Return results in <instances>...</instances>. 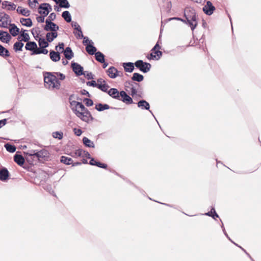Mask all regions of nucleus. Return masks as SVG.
<instances>
[{"label":"nucleus","mask_w":261,"mask_h":261,"mask_svg":"<svg viewBox=\"0 0 261 261\" xmlns=\"http://www.w3.org/2000/svg\"><path fill=\"white\" fill-rule=\"evenodd\" d=\"M95 166H96L99 168H103V169H106L108 167L107 164L101 163L98 161L96 162V163L95 164Z\"/></svg>","instance_id":"603ef678"},{"label":"nucleus","mask_w":261,"mask_h":261,"mask_svg":"<svg viewBox=\"0 0 261 261\" xmlns=\"http://www.w3.org/2000/svg\"><path fill=\"white\" fill-rule=\"evenodd\" d=\"M73 131L75 135H76L77 136H80L82 133V130L79 128H74Z\"/></svg>","instance_id":"4d7b16f0"},{"label":"nucleus","mask_w":261,"mask_h":261,"mask_svg":"<svg viewBox=\"0 0 261 261\" xmlns=\"http://www.w3.org/2000/svg\"><path fill=\"white\" fill-rule=\"evenodd\" d=\"M10 174L8 170L3 168L0 170V180L2 181H6L8 179Z\"/></svg>","instance_id":"2eb2a0df"},{"label":"nucleus","mask_w":261,"mask_h":261,"mask_svg":"<svg viewBox=\"0 0 261 261\" xmlns=\"http://www.w3.org/2000/svg\"><path fill=\"white\" fill-rule=\"evenodd\" d=\"M35 158L39 161H42L48 157V152L45 150H41L36 152Z\"/></svg>","instance_id":"9b49d317"},{"label":"nucleus","mask_w":261,"mask_h":261,"mask_svg":"<svg viewBox=\"0 0 261 261\" xmlns=\"http://www.w3.org/2000/svg\"><path fill=\"white\" fill-rule=\"evenodd\" d=\"M84 144L88 147H94V145L92 142L88 138L84 137L83 139Z\"/></svg>","instance_id":"a19ab883"},{"label":"nucleus","mask_w":261,"mask_h":261,"mask_svg":"<svg viewBox=\"0 0 261 261\" xmlns=\"http://www.w3.org/2000/svg\"><path fill=\"white\" fill-rule=\"evenodd\" d=\"M96 60L100 63H104L105 56L100 51L96 52L95 54Z\"/></svg>","instance_id":"2f4dec72"},{"label":"nucleus","mask_w":261,"mask_h":261,"mask_svg":"<svg viewBox=\"0 0 261 261\" xmlns=\"http://www.w3.org/2000/svg\"><path fill=\"white\" fill-rule=\"evenodd\" d=\"M108 93L109 95L111 96L112 98L119 99L120 96V92H119L118 90L116 88H111L108 90Z\"/></svg>","instance_id":"4468645a"},{"label":"nucleus","mask_w":261,"mask_h":261,"mask_svg":"<svg viewBox=\"0 0 261 261\" xmlns=\"http://www.w3.org/2000/svg\"><path fill=\"white\" fill-rule=\"evenodd\" d=\"M118 100L122 101L127 105L133 103L132 98L124 91H120V96Z\"/></svg>","instance_id":"6e6552de"},{"label":"nucleus","mask_w":261,"mask_h":261,"mask_svg":"<svg viewBox=\"0 0 261 261\" xmlns=\"http://www.w3.org/2000/svg\"><path fill=\"white\" fill-rule=\"evenodd\" d=\"M48 50L46 49H45V48H38L37 47V48L34 50V53H32V55L33 54H45V55H46L48 53Z\"/></svg>","instance_id":"c9c22d12"},{"label":"nucleus","mask_w":261,"mask_h":261,"mask_svg":"<svg viewBox=\"0 0 261 261\" xmlns=\"http://www.w3.org/2000/svg\"><path fill=\"white\" fill-rule=\"evenodd\" d=\"M11 28L9 29L10 34L13 36H17L19 33V29L14 24H11Z\"/></svg>","instance_id":"5701e85b"},{"label":"nucleus","mask_w":261,"mask_h":261,"mask_svg":"<svg viewBox=\"0 0 261 261\" xmlns=\"http://www.w3.org/2000/svg\"><path fill=\"white\" fill-rule=\"evenodd\" d=\"M97 88L100 89L101 91L108 92V89L109 88V86L106 83H103V84L98 85V87H97Z\"/></svg>","instance_id":"79ce46f5"},{"label":"nucleus","mask_w":261,"mask_h":261,"mask_svg":"<svg viewBox=\"0 0 261 261\" xmlns=\"http://www.w3.org/2000/svg\"><path fill=\"white\" fill-rule=\"evenodd\" d=\"M14 161L19 166H22L24 163V159L20 154H16L14 156Z\"/></svg>","instance_id":"a211bd4d"},{"label":"nucleus","mask_w":261,"mask_h":261,"mask_svg":"<svg viewBox=\"0 0 261 261\" xmlns=\"http://www.w3.org/2000/svg\"><path fill=\"white\" fill-rule=\"evenodd\" d=\"M71 67L75 73L78 75H81L84 74L83 67L76 63L71 64Z\"/></svg>","instance_id":"f8f14e48"},{"label":"nucleus","mask_w":261,"mask_h":261,"mask_svg":"<svg viewBox=\"0 0 261 261\" xmlns=\"http://www.w3.org/2000/svg\"><path fill=\"white\" fill-rule=\"evenodd\" d=\"M7 121V119H4L0 120V128L6 124Z\"/></svg>","instance_id":"052dcab7"},{"label":"nucleus","mask_w":261,"mask_h":261,"mask_svg":"<svg viewBox=\"0 0 261 261\" xmlns=\"http://www.w3.org/2000/svg\"><path fill=\"white\" fill-rule=\"evenodd\" d=\"M119 72H119L114 67H110L107 71L108 75L109 77L112 79H114L117 76H119Z\"/></svg>","instance_id":"ddd939ff"},{"label":"nucleus","mask_w":261,"mask_h":261,"mask_svg":"<svg viewBox=\"0 0 261 261\" xmlns=\"http://www.w3.org/2000/svg\"><path fill=\"white\" fill-rule=\"evenodd\" d=\"M37 44L35 42L29 41H28L25 46L27 50L33 51V53L37 48Z\"/></svg>","instance_id":"aec40b11"},{"label":"nucleus","mask_w":261,"mask_h":261,"mask_svg":"<svg viewBox=\"0 0 261 261\" xmlns=\"http://www.w3.org/2000/svg\"><path fill=\"white\" fill-rule=\"evenodd\" d=\"M86 51L90 55H93L96 53L97 49L91 44H87L86 47Z\"/></svg>","instance_id":"393cba45"},{"label":"nucleus","mask_w":261,"mask_h":261,"mask_svg":"<svg viewBox=\"0 0 261 261\" xmlns=\"http://www.w3.org/2000/svg\"><path fill=\"white\" fill-rule=\"evenodd\" d=\"M58 36L57 32L47 33L46 35V40L48 42H51L53 40Z\"/></svg>","instance_id":"a878e982"},{"label":"nucleus","mask_w":261,"mask_h":261,"mask_svg":"<svg viewBox=\"0 0 261 261\" xmlns=\"http://www.w3.org/2000/svg\"><path fill=\"white\" fill-rule=\"evenodd\" d=\"M135 64L131 62L123 63V67L126 72H131L134 69Z\"/></svg>","instance_id":"4be33fe9"},{"label":"nucleus","mask_w":261,"mask_h":261,"mask_svg":"<svg viewBox=\"0 0 261 261\" xmlns=\"http://www.w3.org/2000/svg\"><path fill=\"white\" fill-rule=\"evenodd\" d=\"M206 215L209 216H211L213 217L214 219H216V217H218V215L216 213L215 208H212L210 212H208V213H206Z\"/></svg>","instance_id":"37998d69"},{"label":"nucleus","mask_w":261,"mask_h":261,"mask_svg":"<svg viewBox=\"0 0 261 261\" xmlns=\"http://www.w3.org/2000/svg\"><path fill=\"white\" fill-rule=\"evenodd\" d=\"M125 87L130 93V95L134 97L137 96V89L139 87V84L133 82H126L125 83Z\"/></svg>","instance_id":"20e7f679"},{"label":"nucleus","mask_w":261,"mask_h":261,"mask_svg":"<svg viewBox=\"0 0 261 261\" xmlns=\"http://www.w3.org/2000/svg\"><path fill=\"white\" fill-rule=\"evenodd\" d=\"M73 33L77 39H80L84 37L80 25L76 28V30H74Z\"/></svg>","instance_id":"bb28decb"},{"label":"nucleus","mask_w":261,"mask_h":261,"mask_svg":"<svg viewBox=\"0 0 261 261\" xmlns=\"http://www.w3.org/2000/svg\"><path fill=\"white\" fill-rule=\"evenodd\" d=\"M79 25L76 22H73L72 23V26L74 28V30H76V28H77V26Z\"/></svg>","instance_id":"338daca9"},{"label":"nucleus","mask_w":261,"mask_h":261,"mask_svg":"<svg viewBox=\"0 0 261 261\" xmlns=\"http://www.w3.org/2000/svg\"><path fill=\"white\" fill-rule=\"evenodd\" d=\"M106 81L103 80L102 79H99L97 80V87H98V85H102L103 84V83H106Z\"/></svg>","instance_id":"680f3d73"},{"label":"nucleus","mask_w":261,"mask_h":261,"mask_svg":"<svg viewBox=\"0 0 261 261\" xmlns=\"http://www.w3.org/2000/svg\"><path fill=\"white\" fill-rule=\"evenodd\" d=\"M71 109L74 114L83 121L89 122L92 121L93 118L87 109L82 103L76 101L70 102Z\"/></svg>","instance_id":"f257e3e1"},{"label":"nucleus","mask_w":261,"mask_h":261,"mask_svg":"<svg viewBox=\"0 0 261 261\" xmlns=\"http://www.w3.org/2000/svg\"><path fill=\"white\" fill-rule=\"evenodd\" d=\"M62 16L67 22H70L71 21V16L68 11H65L63 12Z\"/></svg>","instance_id":"e433bc0d"},{"label":"nucleus","mask_w":261,"mask_h":261,"mask_svg":"<svg viewBox=\"0 0 261 261\" xmlns=\"http://www.w3.org/2000/svg\"><path fill=\"white\" fill-rule=\"evenodd\" d=\"M53 136L55 138L61 139L63 138V133L59 132L53 133Z\"/></svg>","instance_id":"de8ad7c7"},{"label":"nucleus","mask_w":261,"mask_h":261,"mask_svg":"<svg viewBox=\"0 0 261 261\" xmlns=\"http://www.w3.org/2000/svg\"><path fill=\"white\" fill-rule=\"evenodd\" d=\"M36 152L35 150H31L30 152H27L26 154L29 155V156H30L31 158L32 157L35 158V154H36Z\"/></svg>","instance_id":"6e6d98bb"},{"label":"nucleus","mask_w":261,"mask_h":261,"mask_svg":"<svg viewBox=\"0 0 261 261\" xmlns=\"http://www.w3.org/2000/svg\"><path fill=\"white\" fill-rule=\"evenodd\" d=\"M49 56L50 59L54 62L59 61L60 59V55L59 52L51 50L50 51Z\"/></svg>","instance_id":"6ab92c4d"},{"label":"nucleus","mask_w":261,"mask_h":261,"mask_svg":"<svg viewBox=\"0 0 261 261\" xmlns=\"http://www.w3.org/2000/svg\"><path fill=\"white\" fill-rule=\"evenodd\" d=\"M38 42L41 48H46L48 46V41H45L44 39L40 38Z\"/></svg>","instance_id":"ea45409f"},{"label":"nucleus","mask_w":261,"mask_h":261,"mask_svg":"<svg viewBox=\"0 0 261 261\" xmlns=\"http://www.w3.org/2000/svg\"><path fill=\"white\" fill-rule=\"evenodd\" d=\"M110 106L107 104L98 103L95 106V109L98 111L108 110Z\"/></svg>","instance_id":"7c9ffc66"},{"label":"nucleus","mask_w":261,"mask_h":261,"mask_svg":"<svg viewBox=\"0 0 261 261\" xmlns=\"http://www.w3.org/2000/svg\"><path fill=\"white\" fill-rule=\"evenodd\" d=\"M84 101L87 107L92 106L93 105V101L89 98H85Z\"/></svg>","instance_id":"3c124183"},{"label":"nucleus","mask_w":261,"mask_h":261,"mask_svg":"<svg viewBox=\"0 0 261 261\" xmlns=\"http://www.w3.org/2000/svg\"><path fill=\"white\" fill-rule=\"evenodd\" d=\"M21 41L16 42L13 45V49L16 52L22 50V48L23 46V43Z\"/></svg>","instance_id":"c85d7f7f"},{"label":"nucleus","mask_w":261,"mask_h":261,"mask_svg":"<svg viewBox=\"0 0 261 261\" xmlns=\"http://www.w3.org/2000/svg\"><path fill=\"white\" fill-rule=\"evenodd\" d=\"M86 76L88 79H93V75L91 73H87V74Z\"/></svg>","instance_id":"69168bd1"},{"label":"nucleus","mask_w":261,"mask_h":261,"mask_svg":"<svg viewBox=\"0 0 261 261\" xmlns=\"http://www.w3.org/2000/svg\"><path fill=\"white\" fill-rule=\"evenodd\" d=\"M37 3V0H29V4L31 8L35 7Z\"/></svg>","instance_id":"864d4df0"},{"label":"nucleus","mask_w":261,"mask_h":261,"mask_svg":"<svg viewBox=\"0 0 261 261\" xmlns=\"http://www.w3.org/2000/svg\"><path fill=\"white\" fill-rule=\"evenodd\" d=\"M97 161H96L94 159L92 158L91 159L90 161V164L91 165L95 166V164L96 163Z\"/></svg>","instance_id":"e2e57ef3"},{"label":"nucleus","mask_w":261,"mask_h":261,"mask_svg":"<svg viewBox=\"0 0 261 261\" xmlns=\"http://www.w3.org/2000/svg\"><path fill=\"white\" fill-rule=\"evenodd\" d=\"M87 85L89 86H92L94 87L97 88V83H96V82L95 81H92L91 82H88L87 83Z\"/></svg>","instance_id":"5fc2aeb1"},{"label":"nucleus","mask_w":261,"mask_h":261,"mask_svg":"<svg viewBox=\"0 0 261 261\" xmlns=\"http://www.w3.org/2000/svg\"><path fill=\"white\" fill-rule=\"evenodd\" d=\"M11 39V37L8 33L7 32L0 31V40L3 42L8 43Z\"/></svg>","instance_id":"dca6fc26"},{"label":"nucleus","mask_w":261,"mask_h":261,"mask_svg":"<svg viewBox=\"0 0 261 261\" xmlns=\"http://www.w3.org/2000/svg\"><path fill=\"white\" fill-rule=\"evenodd\" d=\"M82 152H84V150L82 149H78L75 150L74 152L72 153L71 156L73 158L82 157Z\"/></svg>","instance_id":"4c0bfd02"},{"label":"nucleus","mask_w":261,"mask_h":261,"mask_svg":"<svg viewBox=\"0 0 261 261\" xmlns=\"http://www.w3.org/2000/svg\"><path fill=\"white\" fill-rule=\"evenodd\" d=\"M17 11H19L21 14L24 16L29 15V11L22 7H18L17 9Z\"/></svg>","instance_id":"c03bdc74"},{"label":"nucleus","mask_w":261,"mask_h":261,"mask_svg":"<svg viewBox=\"0 0 261 261\" xmlns=\"http://www.w3.org/2000/svg\"><path fill=\"white\" fill-rule=\"evenodd\" d=\"M161 46L159 45V41L157 42L155 46L151 49L150 54L151 59L153 60H159L162 56V52L160 50Z\"/></svg>","instance_id":"423d86ee"},{"label":"nucleus","mask_w":261,"mask_h":261,"mask_svg":"<svg viewBox=\"0 0 261 261\" xmlns=\"http://www.w3.org/2000/svg\"><path fill=\"white\" fill-rule=\"evenodd\" d=\"M88 43H90V41L89 40V39H86V38L85 37V38H84V41H83V43H84V44H87Z\"/></svg>","instance_id":"774afa93"},{"label":"nucleus","mask_w":261,"mask_h":261,"mask_svg":"<svg viewBox=\"0 0 261 261\" xmlns=\"http://www.w3.org/2000/svg\"><path fill=\"white\" fill-rule=\"evenodd\" d=\"M46 24L44 28L46 31H50L51 32H57L59 30V27L54 22L45 21Z\"/></svg>","instance_id":"1a4fd4ad"},{"label":"nucleus","mask_w":261,"mask_h":261,"mask_svg":"<svg viewBox=\"0 0 261 261\" xmlns=\"http://www.w3.org/2000/svg\"><path fill=\"white\" fill-rule=\"evenodd\" d=\"M60 6L61 7L68 8L70 5L67 0H62L60 3Z\"/></svg>","instance_id":"a18cd8bd"},{"label":"nucleus","mask_w":261,"mask_h":261,"mask_svg":"<svg viewBox=\"0 0 261 261\" xmlns=\"http://www.w3.org/2000/svg\"><path fill=\"white\" fill-rule=\"evenodd\" d=\"M134 64L137 68L144 73L148 72L151 67L150 63L144 62L142 60L137 61Z\"/></svg>","instance_id":"39448f33"},{"label":"nucleus","mask_w":261,"mask_h":261,"mask_svg":"<svg viewBox=\"0 0 261 261\" xmlns=\"http://www.w3.org/2000/svg\"><path fill=\"white\" fill-rule=\"evenodd\" d=\"M25 30H22L20 32V35L18 36V40L19 41H23L24 42H28L30 40L29 35L25 32Z\"/></svg>","instance_id":"f3484780"},{"label":"nucleus","mask_w":261,"mask_h":261,"mask_svg":"<svg viewBox=\"0 0 261 261\" xmlns=\"http://www.w3.org/2000/svg\"><path fill=\"white\" fill-rule=\"evenodd\" d=\"M2 6L3 8H6L7 7L8 9H15V5L14 4H12L8 1H4L2 2Z\"/></svg>","instance_id":"72a5a7b5"},{"label":"nucleus","mask_w":261,"mask_h":261,"mask_svg":"<svg viewBox=\"0 0 261 261\" xmlns=\"http://www.w3.org/2000/svg\"><path fill=\"white\" fill-rule=\"evenodd\" d=\"M64 44L63 43H60L59 44L58 46H56V50H57V52H63L64 51Z\"/></svg>","instance_id":"49530a36"},{"label":"nucleus","mask_w":261,"mask_h":261,"mask_svg":"<svg viewBox=\"0 0 261 261\" xmlns=\"http://www.w3.org/2000/svg\"><path fill=\"white\" fill-rule=\"evenodd\" d=\"M144 77L142 75L138 73H134L132 77V80L134 81L141 82L143 80Z\"/></svg>","instance_id":"473e14b6"},{"label":"nucleus","mask_w":261,"mask_h":261,"mask_svg":"<svg viewBox=\"0 0 261 261\" xmlns=\"http://www.w3.org/2000/svg\"><path fill=\"white\" fill-rule=\"evenodd\" d=\"M5 147L7 150L10 152H14L16 150V147L14 145L7 143L5 145Z\"/></svg>","instance_id":"58836bf2"},{"label":"nucleus","mask_w":261,"mask_h":261,"mask_svg":"<svg viewBox=\"0 0 261 261\" xmlns=\"http://www.w3.org/2000/svg\"><path fill=\"white\" fill-rule=\"evenodd\" d=\"M0 56L4 58H6L10 56L8 50L5 48L2 45H0Z\"/></svg>","instance_id":"b1692460"},{"label":"nucleus","mask_w":261,"mask_h":261,"mask_svg":"<svg viewBox=\"0 0 261 261\" xmlns=\"http://www.w3.org/2000/svg\"><path fill=\"white\" fill-rule=\"evenodd\" d=\"M138 106L142 109L148 110L149 109V104L144 100H140L138 103Z\"/></svg>","instance_id":"cd10ccee"},{"label":"nucleus","mask_w":261,"mask_h":261,"mask_svg":"<svg viewBox=\"0 0 261 261\" xmlns=\"http://www.w3.org/2000/svg\"><path fill=\"white\" fill-rule=\"evenodd\" d=\"M45 86L49 89L59 90L61 87V83L53 72H45L44 74Z\"/></svg>","instance_id":"f03ea898"},{"label":"nucleus","mask_w":261,"mask_h":261,"mask_svg":"<svg viewBox=\"0 0 261 261\" xmlns=\"http://www.w3.org/2000/svg\"><path fill=\"white\" fill-rule=\"evenodd\" d=\"M81 93L83 95H87L89 97L90 96V94L89 93V92L86 91V90H82L81 91Z\"/></svg>","instance_id":"0e129e2a"},{"label":"nucleus","mask_w":261,"mask_h":261,"mask_svg":"<svg viewBox=\"0 0 261 261\" xmlns=\"http://www.w3.org/2000/svg\"><path fill=\"white\" fill-rule=\"evenodd\" d=\"M64 55L65 57L68 60L71 59L73 57V53L69 47H66L64 50Z\"/></svg>","instance_id":"412c9836"},{"label":"nucleus","mask_w":261,"mask_h":261,"mask_svg":"<svg viewBox=\"0 0 261 261\" xmlns=\"http://www.w3.org/2000/svg\"><path fill=\"white\" fill-rule=\"evenodd\" d=\"M56 17V14L55 13H52L49 15L48 18L46 19V21H48L49 22H51V21L55 19Z\"/></svg>","instance_id":"8fccbe9b"},{"label":"nucleus","mask_w":261,"mask_h":261,"mask_svg":"<svg viewBox=\"0 0 261 261\" xmlns=\"http://www.w3.org/2000/svg\"><path fill=\"white\" fill-rule=\"evenodd\" d=\"M184 15L191 30H194L197 25V17L195 10L192 7H186Z\"/></svg>","instance_id":"7ed1b4c3"},{"label":"nucleus","mask_w":261,"mask_h":261,"mask_svg":"<svg viewBox=\"0 0 261 261\" xmlns=\"http://www.w3.org/2000/svg\"><path fill=\"white\" fill-rule=\"evenodd\" d=\"M54 73H55V75L57 76V78H58L59 81V80H64L65 79V76L60 73V72H53Z\"/></svg>","instance_id":"09e8293b"},{"label":"nucleus","mask_w":261,"mask_h":261,"mask_svg":"<svg viewBox=\"0 0 261 261\" xmlns=\"http://www.w3.org/2000/svg\"><path fill=\"white\" fill-rule=\"evenodd\" d=\"M84 152H82V157H86L88 159L91 158L90 154L88 151L84 150Z\"/></svg>","instance_id":"bf43d9fd"},{"label":"nucleus","mask_w":261,"mask_h":261,"mask_svg":"<svg viewBox=\"0 0 261 261\" xmlns=\"http://www.w3.org/2000/svg\"><path fill=\"white\" fill-rule=\"evenodd\" d=\"M20 21L23 25L26 27H31L32 25V22L30 18H21Z\"/></svg>","instance_id":"f704fd0d"},{"label":"nucleus","mask_w":261,"mask_h":261,"mask_svg":"<svg viewBox=\"0 0 261 261\" xmlns=\"http://www.w3.org/2000/svg\"><path fill=\"white\" fill-rule=\"evenodd\" d=\"M51 10V6L47 3L41 4L38 8L39 13L44 16H47Z\"/></svg>","instance_id":"0eeeda50"},{"label":"nucleus","mask_w":261,"mask_h":261,"mask_svg":"<svg viewBox=\"0 0 261 261\" xmlns=\"http://www.w3.org/2000/svg\"><path fill=\"white\" fill-rule=\"evenodd\" d=\"M43 15L38 16L36 19L38 22H43L44 21V17Z\"/></svg>","instance_id":"13d9d810"},{"label":"nucleus","mask_w":261,"mask_h":261,"mask_svg":"<svg viewBox=\"0 0 261 261\" xmlns=\"http://www.w3.org/2000/svg\"><path fill=\"white\" fill-rule=\"evenodd\" d=\"M215 8L213 6L212 3L210 1L207 2L206 5L203 8V10L207 15H211L213 13Z\"/></svg>","instance_id":"9d476101"},{"label":"nucleus","mask_w":261,"mask_h":261,"mask_svg":"<svg viewBox=\"0 0 261 261\" xmlns=\"http://www.w3.org/2000/svg\"><path fill=\"white\" fill-rule=\"evenodd\" d=\"M60 161L61 163L66 165H70L73 163V160L71 158L65 156H62L61 157Z\"/></svg>","instance_id":"c756f323"}]
</instances>
